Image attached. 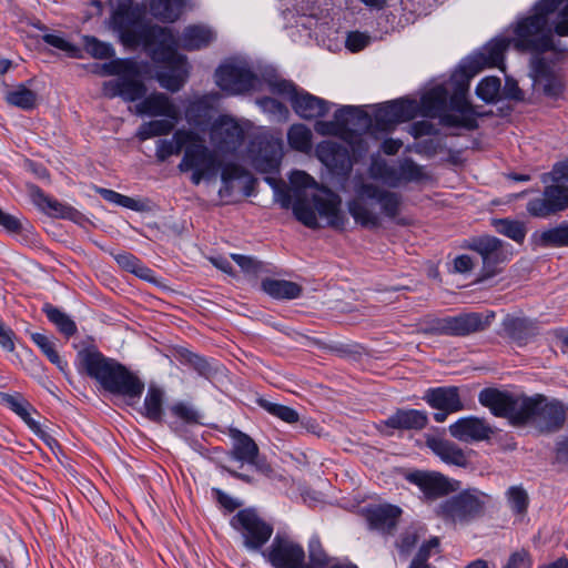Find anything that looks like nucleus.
Segmentation results:
<instances>
[{
	"instance_id": "obj_4",
	"label": "nucleus",
	"mask_w": 568,
	"mask_h": 568,
	"mask_svg": "<svg viewBox=\"0 0 568 568\" xmlns=\"http://www.w3.org/2000/svg\"><path fill=\"white\" fill-rule=\"evenodd\" d=\"M83 371L111 394L122 396L129 405L139 402L144 383L124 365L105 357L95 347H88L78 353Z\"/></svg>"
},
{
	"instance_id": "obj_37",
	"label": "nucleus",
	"mask_w": 568,
	"mask_h": 568,
	"mask_svg": "<svg viewBox=\"0 0 568 568\" xmlns=\"http://www.w3.org/2000/svg\"><path fill=\"white\" fill-rule=\"evenodd\" d=\"M261 286L266 294L278 300L297 298L303 291L300 284L286 280L265 278L262 281Z\"/></svg>"
},
{
	"instance_id": "obj_55",
	"label": "nucleus",
	"mask_w": 568,
	"mask_h": 568,
	"mask_svg": "<svg viewBox=\"0 0 568 568\" xmlns=\"http://www.w3.org/2000/svg\"><path fill=\"white\" fill-rule=\"evenodd\" d=\"M0 226L14 235L28 234L32 230V225L26 217L20 219L17 215H0Z\"/></svg>"
},
{
	"instance_id": "obj_63",
	"label": "nucleus",
	"mask_w": 568,
	"mask_h": 568,
	"mask_svg": "<svg viewBox=\"0 0 568 568\" xmlns=\"http://www.w3.org/2000/svg\"><path fill=\"white\" fill-rule=\"evenodd\" d=\"M186 362L199 372L200 375L209 377L213 373L211 364L204 358L193 353H187Z\"/></svg>"
},
{
	"instance_id": "obj_25",
	"label": "nucleus",
	"mask_w": 568,
	"mask_h": 568,
	"mask_svg": "<svg viewBox=\"0 0 568 568\" xmlns=\"http://www.w3.org/2000/svg\"><path fill=\"white\" fill-rule=\"evenodd\" d=\"M542 195V200H536L529 203V213H538L542 207L549 212L568 210V186L552 183L545 187Z\"/></svg>"
},
{
	"instance_id": "obj_19",
	"label": "nucleus",
	"mask_w": 568,
	"mask_h": 568,
	"mask_svg": "<svg viewBox=\"0 0 568 568\" xmlns=\"http://www.w3.org/2000/svg\"><path fill=\"white\" fill-rule=\"evenodd\" d=\"M102 93L109 99L120 97L124 101L134 102L144 98L146 94V87L136 77L123 74L118 79L104 82L102 85Z\"/></svg>"
},
{
	"instance_id": "obj_3",
	"label": "nucleus",
	"mask_w": 568,
	"mask_h": 568,
	"mask_svg": "<svg viewBox=\"0 0 568 568\" xmlns=\"http://www.w3.org/2000/svg\"><path fill=\"white\" fill-rule=\"evenodd\" d=\"M265 181L273 189L275 201L284 210L292 209L293 213H339V195L320 185L305 171H292L288 183L272 175L265 176Z\"/></svg>"
},
{
	"instance_id": "obj_2",
	"label": "nucleus",
	"mask_w": 568,
	"mask_h": 568,
	"mask_svg": "<svg viewBox=\"0 0 568 568\" xmlns=\"http://www.w3.org/2000/svg\"><path fill=\"white\" fill-rule=\"evenodd\" d=\"M478 399L495 416L507 418L514 426H530L539 433L557 432L566 420L567 407L544 395L527 397L485 388L479 393Z\"/></svg>"
},
{
	"instance_id": "obj_35",
	"label": "nucleus",
	"mask_w": 568,
	"mask_h": 568,
	"mask_svg": "<svg viewBox=\"0 0 568 568\" xmlns=\"http://www.w3.org/2000/svg\"><path fill=\"white\" fill-rule=\"evenodd\" d=\"M531 241L537 247L568 246V222L534 233Z\"/></svg>"
},
{
	"instance_id": "obj_24",
	"label": "nucleus",
	"mask_w": 568,
	"mask_h": 568,
	"mask_svg": "<svg viewBox=\"0 0 568 568\" xmlns=\"http://www.w3.org/2000/svg\"><path fill=\"white\" fill-rule=\"evenodd\" d=\"M501 326L506 335L518 346L527 345L539 334L537 322L528 317L507 315Z\"/></svg>"
},
{
	"instance_id": "obj_53",
	"label": "nucleus",
	"mask_w": 568,
	"mask_h": 568,
	"mask_svg": "<svg viewBox=\"0 0 568 568\" xmlns=\"http://www.w3.org/2000/svg\"><path fill=\"white\" fill-rule=\"evenodd\" d=\"M31 338L52 364L57 365L61 371H64L65 363L62 362L54 343L47 335L32 333Z\"/></svg>"
},
{
	"instance_id": "obj_44",
	"label": "nucleus",
	"mask_w": 568,
	"mask_h": 568,
	"mask_svg": "<svg viewBox=\"0 0 568 568\" xmlns=\"http://www.w3.org/2000/svg\"><path fill=\"white\" fill-rule=\"evenodd\" d=\"M214 39L213 32L201 26L187 27L181 38L182 47L186 50H199L209 45Z\"/></svg>"
},
{
	"instance_id": "obj_39",
	"label": "nucleus",
	"mask_w": 568,
	"mask_h": 568,
	"mask_svg": "<svg viewBox=\"0 0 568 568\" xmlns=\"http://www.w3.org/2000/svg\"><path fill=\"white\" fill-rule=\"evenodd\" d=\"M187 0H151L150 10L153 17L164 22H174L182 14Z\"/></svg>"
},
{
	"instance_id": "obj_16",
	"label": "nucleus",
	"mask_w": 568,
	"mask_h": 568,
	"mask_svg": "<svg viewBox=\"0 0 568 568\" xmlns=\"http://www.w3.org/2000/svg\"><path fill=\"white\" fill-rule=\"evenodd\" d=\"M210 138L219 151L231 152L243 141L244 131L234 119L222 115L212 124Z\"/></svg>"
},
{
	"instance_id": "obj_31",
	"label": "nucleus",
	"mask_w": 568,
	"mask_h": 568,
	"mask_svg": "<svg viewBox=\"0 0 568 568\" xmlns=\"http://www.w3.org/2000/svg\"><path fill=\"white\" fill-rule=\"evenodd\" d=\"M448 91L443 85H437L426 92L420 100V113L427 118H438L442 121L446 111Z\"/></svg>"
},
{
	"instance_id": "obj_14",
	"label": "nucleus",
	"mask_w": 568,
	"mask_h": 568,
	"mask_svg": "<svg viewBox=\"0 0 568 568\" xmlns=\"http://www.w3.org/2000/svg\"><path fill=\"white\" fill-rule=\"evenodd\" d=\"M406 479L409 483L418 486L425 498L429 500L446 496L459 488L458 481H453L437 471L416 470L409 473L406 476Z\"/></svg>"
},
{
	"instance_id": "obj_51",
	"label": "nucleus",
	"mask_w": 568,
	"mask_h": 568,
	"mask_svg": "<svg viewBox=\"0 0 568 568\" xmlns=\"http://www.w3.org/2000/svg\"><path fill=\"white\" fill-rule=\"evenodd\" d=\"M288 144L300 152H308L312 148V132L304 124H294L287 132Z\"/></svg>"
},
{
	"instance_id": "obj_7",
	"label": "nucleus",
	"mask_w": 568,
	"mask_h": 568,
	"mask_svg": "<svg viewBox=\"0 0 568 568\" xmlns=\"http://www.w3.org/2000/svg\"><path fill=\"white\" fill-rule=\"evenodd\" d=\"M489 496L477 488L465 489L442 501L436 515L447 524L466 525L484 515Z\"/></svg>"
},
{
	"instance_id": "obj_28",
	"label": "nucleus",
	"mask_w": 568,
	"mask_h": 568,
	"mask_svg": "<svg viewBox=\"0 0 568 568\" xmlns=\"http://www.w3.org/2000/svg\"><path fill=\"white\" fill-rule=\"evenodd\" d=\"M294 111L304 119L312 120L324 116L328 110V103L310 93H298L293 97Z\"/></svg>"
},
{
	"instance_id": "obj_9",
	"label": "nucleus",
	"mask_w": 568,
	"mask_h": 568,
	"mask_svg": "<svg viewBox=\"0 0 568 568\" xmlns=\"http://www.w3.org/2000/svg\"><path fill=\"white\" fill-rule=\"evenodd\" d=\"M494 317V312L487 314L477 312L460 313L455 316L432 320L427 331L437 335L464 337L485 331L489 327Z\"/></svg>"
},
{
	"instance_id": "obj_45",
	"label": "nucleus",
	"mask_w": 568,
	"mask_h": 568,
	"mask_svg": "<svg viewBox=\"0 0 568 568\" xmlns=\"http://www.w3.org/2000/svg\"><path fill=\"white\" fill-rule=\"evenodd\" d=\"M48 320L57 326L59 332L65 337H71L77 333L75 322L58 307L47 303L42 308Z\"/></svg>"
},
{
	"instance_id": "obj_21",
	"label": "nucleus",
	"mask_w": 568,
	"mask_h": 568,
	"mask_svg": "<svg viewBox=\"0 0 568 568\" xmlns=\"http://www.w3.org/2000/svg\"><path fill=\"white\" fill-rule=\"evenodd\" d=\"M135 113L151 118L163 116L173 120L181 119L180 108L165 93L154 92L144 98L135 105Z\"/></svg>"
},
{
	"instance_id": "obj_6",
	"label": "nucleus",
	"mask_w": 568,
	"mask_h": 568,
	"mask_svg": "<svg viewBox=\"0 0 568 568\" xmlns=\"http://www.w3.org/2000/svg\"><path fill=\"white\" fill-rule=\"evenodd\" d=\"M462 248L477 253L481 258L478 281H486L500 274L513 256L509 244L503 240L484 234L471 236L463 242Z\"/></svg>"
},
{
	"instance_id": "obj_62",
	"label": "nucleus",
	"mask_w": 568,
	"mask_h": 568,
	"mask_svg": "<svg viewBox=\"0 0 568 568\" xmlns=\"http://www.w3.org/2000/svg\"><path fill=\"white\" fill-rule=\"evenodd\" d=\"M371 41L369 36L354 31L349 32L346 38V48L352 52H358L368 45Z\"/></svg>"
},
{
	"instance_id": "obj_60",
	"label": "nucleus",
	"mask_w": 568,
	"mask_h": 568,
	"mask_svg": "<svg viewBox=\"0 0 568 568\" xmlns=\"http://www.w3.org/2000/svg\"><path fill=\"white\" fill-rule=\"evenodd\" d=\"M42 39L47 44L67 52L72 58L79 57L80 49L58 34L47 33Z\"/></svg>"
},
{
	"instance_id": "obj_57",
	"label": "nucleus",
	"mask_w": 568,
	"mask_h": 568,
	"mask_svg": "<svg viewBox=\"0 0 568 568\" xmlns=\"http://www.w3.org/2000/svg\"><path fill=\"white\" fill-rule=\"evenodd\" d=\"M84 49L93 58L109 59L114 54L113 48L91 36L83 37Z\"/></svg>"
},
{
	"instance_id": "obj_61",
	"label": "nucleus",
	"mask_w": 568,
	"mask_h": 568,
	"mask_svg": "<svg viewBox=\"0 0 568 568\" xmlns=\"http://www.w3.org/2000/svg\"><path fill=\"white\" fill-rule=\"evenodd\" d=\"M30 195L32 202L37 205L39 210H52L55 212L62 211V205L44 195V193L39 187H32L30 191Z\"/></svg>"
},
{
	"instance_id": "obj_43",
	"label": "nucleus",
	"mask_w": 568,
	"mask_h": 568,
	"mask_svg": "<svg viewBox=\"0 0 568 568\" xmlns=\"http://www.w3.org/2000/svg\"><path fill=\"white\" fill-rule=\"evenodd\" d=\"M164 392L162 388L150 385L143 404V415L154 423H161L163 417Z\"/></svg>"
},
{
	"instance_id": "obj_30",
	"label": "nucleus",
	"mask_w": 568,
	"mask_h": 568,
	"mask_svg": "<svg viewBox=\"0 0 568 568\" xmlns=\"http://www.w3.org/2000/svg\"><path fill=\"white\" fill-rule=\"evenodd\" d=\"M100 195L109 203L135 212H152L156 210L155 203L145 196L130 197L113 190L99 189Z\"/></svg>"
},
{
	"instance_id": "obj_17",
	"label": "nucleus",
	"mask_w": 568,
	"mask_h": 568,
	"mask_svg": "<svg viewBox=\"0 0 568 568\" xmlns=\"http://www.w3.org/2000/svg\"><path fill=\"white\" fill-rule=\"evenodd\" d=\"M221 178L223 186L220 190V195L227 201L233 195L250 196L255 183V180L236 164H226L222 169Z\"/></svg>"
},
{
	"instance_id": "obj_41",
	"label": "nucleus",
	"mask_w": 568,
	"mask_h": 568,
	"mask_svg": "<svg viewBox=\"0 0 568 568\" xmlns=\"http://www.w3.org/2000/svg\"><path fill=\"white\" fill-rule=\"evenodd\" d=\"M491 226L495 231L514 242L521 244L527 234V227L524 222L511 217L493 219Z\"/></svg>"
},
{
	"instance_id": "obj_33",
	"label": "nucleus",
	"mask_w": 568,
	"mask_h": 568,
	"mask_svg": "<svg viewBox=\"0 0 568 568\" xmlns=\"http://www.w3.org/2000/svg\"><path fill=\"white\" fill-rule=\"evenodd\" d=\"M194 139V132L189 130H178L171 139L159 140L156 142V158L164 162L171 155H178L184 149L186 150L190 141Z\"/></svg>"
},
{
	"instance_id": "obj_5",
	"label": "nucleus",
	"mask_w": 568,
	"mask_h": 568,
	"mask_svg": "<svg viewBox=\"0 0 568 568\" xmlns=\"http://www.w3.org/2000/svg\"><path fill=\"white\" fill-rule=\"evenodd\" d=\"M564 0H539L531 13L517 21L513 45L521 52L545 53L555 50L551 21Z\"/></svg>"
},
{
	"instance_id": "obj_48",
	"label": "nucleus",
	"mask_w": 568,
	"mask_h": 568,
	"mask_svg": "<svg viewBox=\"0 0 568 568\" xmlns=\"http://www.w3.org/2000/svg\"><path fill=\"white\" fill-rule=\"evenodd\" d=\"M354 223L364 229L375 230L390 222H395L400 225H407L410 223V219L403 215H353Z\"/></svg>"
},
{
	"instance_id": "obj_23",
	"label": "nucleus",
	"mask_w": 568,
	"mask_h": 568,
	"mask_svg": "<svg viewBox=\"0 0 568 568\" xmlns=\"http://www.w3.org/2000/svg\"><path fill=\"white\" fill-rule=\"evenodd\" d=\"M450 435L460 442L488 439L493 434L491 427L477 417H464L449 426Z\"/></svg>"
},
{
	"instance_id": "obj_8",
	"label": "nucleus",
	"mask_w": 568,
	"mask_h": 568,
	"mask_svg": "<svg viewBox=\"0 0 568 568\" xmlns=\"http://www.w3.org/2000/svg\"><path fill=\"white\" fill-rule=\"evenodd\" d=\"M178 168L181 172L192 171L191 181L197 185L203 180L216 176L220 161L216 154L204 144V140L194 132V139L190 141Z\"/></svg>"
},
{
	"instance_id": "obj_18",
	"label": "nucleus",
	"mask_w": 568,
	"mask_h": 568,
	"mask_svg": "<svg viewBox=\"0 0 568 568\" xmlns=\"http://www.w3.org/2000/svg\"><path fill=\"white\" fill-rule=\"evenodd\" d=\"M316 156L329 171L338 175H347L353 166L348 149L334 141L318 143Z\"/></svg>"
},
{
	"instance_id": "obj_52",
	"label": "nucleus",
	"mask_w": 568,
	"mask_h": 568,
	"mask_svg": "<svg viewBox=\"0 0 568 568\" xmlns=\"http://www.w3.org/2000/svg\"><path fill=\"white\" fill-rule=\"evenodd\" d=\"M257 404L263 409H265L267 413L280 418L281 420H283L285 423L294 424V423H297L300 419L298 413L295 409H293L292 407L272 403L264 398H258Z\"/></svg>"
},
{
	"instance_id": "obj_59",
	"label": "nucleus",
	"mask_w": 568,
	"mask_h": 568,
	"mask_svg": "<svg viewBox=\"0 0 568 568\" xmlns=\"http://www.w3.org/2000/svg\"><path fill=\"white\" fill-rule=\"evenodd\" d=\"M508 501L514 511L525 513L528 506V495L521 487L513 486L507 491Z\"/></svg>"
},
{
	"instance_id": "obj_36",
	"label": "nucleus",
	"mask_w": 568,
	"mask_h": 568,
	"mask_svg": "<svg viewBox=\"0 0 568 568\" xmlns=\"http://www.w3.org/2000/svg\"><path fill=\"white\" fill-rule=\"evenodd\" d=\"M304 226L317 231L329 227L335 231H345L348 220L346 215H293Z\"/></svg>"
},
{
	"instance_id": "obj_20",
	"label": "nucleus",
	"mask_w": 568,
	"mask_h": 568,
	"mask_svg": "<svg viewBox=\"0 0 568 568\" xmlns=\"http://www.w3.org/2000/svg\"><path fill=\"white\" fill-rule=\"evenodd\" d=\"M417 105L414 101L398 100L379 106L375 114L377 124L389 130L399 122L409 121L416 115Z\"/></svg>"
},
{
	"instance_id": "obj_11",
	"label": "nucleus",
	"mask_w": 568,
	"mask_h": 568,
	"mask_svg": "<svg viewBox=\"0 0 568 568\" xmlns=\"http://www.w3.org/2000/svg\"><path fill=\"white\" fill-rule=\"evenodd\" d=\"M215 83L226 94L236 95L253 90L257 78L246 64L230 61L215 71Z\"/></svg>"
},
{
	"instance_id": "obj_42",
	"label": "nucleus",
	"mask_w": 568,
	"mask_h": 568,
	"mask_svg": "<svg viewBox=\"0 0 568 568\" xmlns=\"http://www.w3.org/2000/svg\"><path fill=\"white\" fill-rule=\"evenodd\" d=\"M510 44H513L511 39H495L483 49L478 59L486 67H500L504 62L505 52Z\"/></svg>"
},
{
	"instance_id": "obj_49",
	"label": "nucleus",
	"mask_w": 568,
	"mask_h": 568,
	"mask_svg": "<svg viewBox=\"0 0 568 568\" xmlns=\"http://www.w3.org/2000/svg\"><path fill=\"white\" fill-rule=\"evenodd\" d=\"M3 402L14 412L31 429H39L38 423L31 417L32 406L20 395L2 394Z\"/></svg>"
},
{
	"instance_id": "obj_64",
	"label": "nucleus",
	"mask_w": 568,
	"mask_h": 568,
	"mask_svg": "<svg viewBox=\"0 0 568 568\" xmlns=\"http://www.w3.org/2000/svg\"><path fill=\"white\" fill-rule=\"evenodd\" d=\"M504 568H531V559L528 551L521 549L514 552Z\"/></svg>"
},
{
	"instance_id": "obj_34",
	"label": "nucleus",
	"mask_w": 568,
	"mask_h": 568,
	"mask_svg": "<svg viewBox=\"0 0 568 568\" xmlns=\"http://www.w3.org/2000/svg\"><path fill=\"white\" fill-rule=\"evenodd\" d=\"M400 514L398 507L386 505L369 510L367 518L373 528L390 534L396 528Z\"/></svg>"
},
{
	"instance_id": "obj_56",
	"label": "nucleus",
	"mask_w": 568,
	"mask_h": 568,
	"mask_svg": "<svg viewBox=\"0 0 568 568\" xmlns=\"http://www.w3.org/2000/svg\"><path fill=\"white\" fill-rule=\"evenodd\" d=\"M329 564V557L318 539H312L308 544V562L306 568H324Z\"/></svg>"
},
{
	"instance_id": "obj_27",
	"label": "nucleus",
	"mask_w": 568,
	"mask_h": 568,
	"mask_svg": "<svg viewBox=\"0 0 568 568\" xmlns=\"http://www.w3.org/2000/svg\"><path fill=\"white\" fill-rule=\"evenodd\" d=\"M282 143L277 140L261 144L258 152L253 156L252 164L262 173H277L282 160Z\"/></svg>"
},
{
	"instance_id": "obj_50",
	"label": "nucleus",
	"mask_w": 568,
	"mask_h": 568,
	"mask_svg": "<svg viewBox=\"0 0 568 568\" xmlns=\"http://www.w3.org/2000/svg\"><path fill=\"white\" fill-rule=\"evenodd\" d=\"M211 105L207 97H202L190 103L186 108L185 116L190 124L201 126L210 118Z\"/></svg>"
},
{
	"instance_id": "obj_38",
	"label": "nucleus",
	"mask_w": 568,
	"mask_h": 568,
	"mask_svg": "<svg viewBox=\"0 0 568 568\" xmlns=\"http://www.w3.org/2000/svg\"><path fill=\"white\" fill-rule=\"evenodd\" d=\"M355 111L354 106H343L335 112L333 121H317L314 129L321 135H342L348 124V115Z\"/></svg>"
},
{
	"instance_id": "obj_32",
	"label": "nucleus",
	"mask_w": 568,
	"mask_h": 568,
	"mask_svg": "<svg viewBox=\"0 0 568 568\" xmlns=\"http://www.w3.org/2000/svg\"><path fill=\"white\" fill-rule=\"evenodd\" d=\"M428 423L426 412L417 409H397L385 422L386 426L394 429H423Z\"/></svg>"
},
{
	"instance_id": "obj_47",
	"label": "nucleus",
	"mask_w": 568,
	"mask_h": 568,
	"mask_svg": "<svg viewBox=\"0 0 568 568\" xmlns=\"http://www.w3.org/2000/svg\"><path fill=\"white\" fill-rule=\"evenodd\" d=\"M6 101L13 106L29 111L37 106L38 97L24 84H19L6 94Z\"/></svg>"
},
{
	"instance_id": "obj_13",
	"label": "nucleus",
	"mask_w": 568,
	"mask_h": 568,
	"mask_svg": "<svg viewBox=\"0 0 568 568\" xmlns=\"http://www.w3.org/2000/svg\"><path fill=\"white\" fill-rule=\"evenodd\" d=\"M468 82L459 84L458 89L449 99L450 110L458 114L449 113L442 116V124L445 126L464 128L466 130H475L478 126L475 108L467 100L466 93Z\"/></svg>"
},
{
	"instance_id": "obj_54",
	"label": "nucleus",
	"mask_w": 568,
	"mask_h": 568,
	"mask_svg": "<svg viewBox=\"0 0 568 568\" xmlns=\"http://www.w3.org/2000/svg\"><path fill=\"white\" fill-rule=\"evenodd\" d=\"M500 85L499 78L487 77L478 83L476 94L487 103L495 102L499 97Z\"/></svg>"
},
{
	"instance_id": "obj_10",
	"label": "nucleus",
	"mask_w": 568,
	"mask_h": 568,
	"mask_svg": "<svg viewBox=\"0 0 568 568\" xmlns=\"http://www.w3.org/2000/svg\"><path fill=\"white\" fill-rule=\"evenodd\" d=\"M231 526L241 532L244 546L250 550L261 549L273 534V527L250 508L242 509L234 515Z\"/></svg>"
},
{
	"instance_id": "obj_29",
	"label": "nucleus",
	"mask_w": 568,
	"mask_h": 568,
	"mask_svg": "<svg viewBox=\"0 0 568 568\" xmlns=\"http://www.w3.org/2000/svg\"><path fill=\"white\" fill-rule=\"evenodd\" d=\"M426 444L443 462L458 467L468 465L467 455L455 443L433 437Z\"/></svg>"
},
{
	"instance_id": "obj_1",
	"label": "nucleus",
	"mask_w": 568,
	"mask_h": 568,
	"mask_svg": "<svg viewBox=\"0 0 568 568\" xmlns=\"http://www.w3.org/2000/svg\"><path fill=\"white\" fill-rule=\"evenodd\" d=\"M111 27L125 47L143 45L151 51L152 59L166 64L158 72L160 85L171 92L182 89L189 78L186 58L176 51V40L169 28L143 24L126 12L118 10L111 18Z\"/></svg>"
},
{
	"instance_id": "obj_58",
	"label": "nucleus",
	"mask_w": 568,
	"mask_h": 568,
	"mask_svg": "<svg viewBox=\"0 0 568 568\" xmlns=\"http://www.w3.org/2000/svg\"><path fill=\"white\" fill-rule=\"evenodd\" d=\"M541 182L547 184L559 183L568 186V160L558 162L552 166V170L541 175Z\"/></svg>"
},
{
	"instance_id": "obj_12",
	"label": "nucleus",
	"mask_w": 568,
	"mask_h": 568,
	"mask_svg": "<svg viewBox=\"0 0 568 568\" xmlns=\"http://www.w3.org/2000/svg\"><path fill=\"white\" fill-rule=\"evenodd\" d=\"M263 556L274 568H306L303 547L280 535L274 537Z\"/></svg>"
},
{
	"instance_id": "obj_15",
	"label": "nucleus",
	"mask_w": 568,
	"mask_h": 568,
	"mask_svg": "<svg viewBox=\"0 0 568 568\" xmlns=\"http://www.w3.org/2000/svg\"><path fill=\"white\" fill-rule=\"evenodd\" d=\"M371 173L374 178L381 179L390 185H396L400 182L418 181L424 175L422 168L409 159L402 161L398 166L375 161L371 166Z\"/></svg>"
},
{
	"instance_id": "obj_26",
	"label": "nucleus",
	"mask_w": 568,
	"mask_h": 568,
	"mask_svg": "<svg viewBox=\"0 0 568 568\" xmlns=\"http://www.w3.org/2000/svg\"><path fill=\"white\" fill-rule=\"evenodd\" d=\"M424 399L437 410L459 412L464 408L456 386L429 388L425 393Z\"/></svg>"
},
{
	"instance_id": "obj_46",
	"label": "nucleus",
	"mask_w": 568,
	"mask_h": 568,
	"mask_svg": "<svg viewBox=\"0 0 568 568\" xmlns=\"http://www.w3.org/2000/svg\"><path fill=\"white\" fill-rule=\"evenodd\" d=\"M179 121L180 119L173 120L171 118H164L145 122L140 126L138 138L144 141L154 136L169 134Z\"/></svg>"
},
{
	"instance_id": "obj_22",
	"label": "nucleus",
	"mask_w": 568,
	"mask_h": 568,
	"mask_svg": "<svg viewBox=\"0 0 568 568\" xmlns=\"http://www.w3.org/2000/svg\"><path fill=\"white\" fill-rule=\"evenodd\" d=\"M230 436L234 442L232 456L236 460L253 465L262 471L268 469V466L258 459L260 449L252 437L236 428L230 429Z\"/></svg>"
},
{
	"instance_id": "obj_40",
	"label": "nucleus",
	"mask_w": 568,
	"mask_h": 568,
	"mask_svg": "<svg viewBox=\"0 0 568 568\" xmlns=\"http://www.w3.org/2000/svg\"><path fill=\"white\" fill-rule=\"evenodd\" d=\"M535 82L545 95L552 99L559 98L565 90V80L562 75L550 69L540 70Z\"/></svg>"
}]
</instances>
